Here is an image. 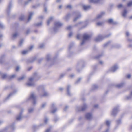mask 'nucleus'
Instances as JSON below:
<instances>
[{
    "label": "nucleus",
    "instance_id": "16",
    "mask_svg": "<svg viewBox=\"0 0 132 132\" xmlns=\"http://www.w3.org/2000/svg\"><path fill=\"white\" fill-rule=\"evenodd\" d=\"M55 104L54 103L52 104L51 108L52 109L51 111V112L53 113H54L56 112L57 110V109L56 108H54Z\"/></svg>",
    "mask_w": 132,
    "mask_h": 132
},
{
    "label": "nucleus",
    "instance_id": "48",
    "mask_svg": "<svg viewBox=\"0 0 132 132\" xmlns=\"http://www.w3.org/2000/svg\"><path fill=\"white\" fill-rule=\"evenodd\" d=\"M103 54H99L98 56L96 57V58L98 59L103 55Z\"/></svg>",
    "mask_w": 132,
    "mask_h": 132
},
{
    "label": "nucleus",
    "instance_id": "50",
    "mask_svg": "<svg viewBox=\"0 0 132 132\" xmlns=\"http://www.w3.org/2000/svg\"><path fill=\"white\" fill-rule=\"evenodd\" d=\"M39 5H40L39 4H36V5L33 6H32V7L34 8L35 9L38 7L39 6Z\"/></svg>",
    "mask_w": 132,
    "mask_h": 132
},
{
    "label": "nucleus",
    "instance_id": "29",
    "mask_svg": "<svg viewBox=\"0 0 132 132\" xmlns=\"http://www.w3.org/2000/svg\"><path fill=\"white\" fill-rule=\"evenodd\" d=\"M127 100H130L132 98V91L130 92V95L126 97Z\"/></svg>",
    "mask_w": 132,
    "mask_h": 132
},
{
    "label": "nucleus",
    "instance_id": "56",
    "mask_svg": "<svg viewBox=\"0 0 132 132\" xmlns=\"http://www.w3.org/2000/svg\"><path fill=\"white\" fill-rule=\"evenodd\" d=\"M66 8L69 9H71L72 8V6L71 5H69L67 6Z\"/></svg>",
    "mask_w": 132,
    "mask_h": 132
},
{
    "label": "nucleus",
    "instance_id": "8",
    "mask_svg": "<svg viewBox=\"0 0 132 132\" xmlns=\"http://www.w3.org/2000/svg\"><path fill=\"white\" fill-rule=\"evenodd\" d=\"M46 59L47 61H51L53 63V64L55 63V62L56 61V60L55 58L52 59L51 58V55L49 54H48L46 55Z\"/></svg>",
    "mask_w": 132,
    "mask_h": 132
},
{
    "label": "nucleus",
    "instance_id": "31",
    "mask_svg": "<svg viewBox=\"0 0 132 132\" xmlns=\"http://www.w3.org/2000/svg\"><path fill=\"white\" fill-rule=\"evenodd\" d=\"M25 77V76L24 75H23L21 77L19 78L18 79V81H20L21 80H23L24 79Z\"/></svg>",
    "mask_w": 132,
    "mask_h": 132
},
{
    "label": "nucleus",
    "instance_id": "28",
    "mask_svg": "<svg viewBox=\"0 0 132 132\" xmlns=\"http://www.w3.org/2000/svg\"><path fill=\"white\" fill-rule=\"evenodd\" d=\"M17 92L16 90L14 91L13 92L11 93L6 98V99L7 100L8 99H9L10 97L12 96L14 94H15L16 92Z\"/></svg>",
    "mask_w": 132,
    "mask_h": 132
},
{
    "label": "nucleus",
    "instance_id": "64",
    "mask_svg": "<svg viewBox=\"0 0 132 132\" xmlns=\"http://www.w3.org/2000/svg\"><path fill=\"white\" fill-rule=\"evenodd\" d=\"M30 30L29 29H28L27 30L26 32V34L28 35V34H29V33H30Z\"/></svg>",
    "mask_w": 132,
    "mask_h": 132
},
{
    "label": "nucleus",
    "instance_id": "9",
    "mask_svg": "<svg viewBox=\"0 0 132 132\" xmlns=\"http://www.w3.org/2000/svg\"><path fill=\"white\" fill-rule=\"evenodd\" d=\"M119 110V107L118 106L114 107L111 113V114L114 116H116L117 114L118 113Z\"/></svg>",
    "mask_w": 132,
    "mask_h": 132
},
{
    "label": "nucleus",
    "instance_id": "11",
    "mask_svg": "<svg viewBox=\"0 0 132 132\" xmlns=\"http://www.w3.org/2000/svg\"><path fill=\"white\" fill-rule=\"evenodd\" d=\"M105 13L104 12H101L94 19L93 21H96L97 19L101 18L105 15Z\"/></svg>",
    "mask_w": 132,
    "mask_h": 132
},
{
    "label": "nucleus",
    "instance_id": "13",
    "mask_svg": "<svg viewBox=\"0 0 132 132\" xmlns=\"http://www.w3.org/2000/svg\"><path fill=\"white\" fill-rule=\"evenodd\" d=\"M27 1L26 2H24V1H19L18 3L20 4L23 5H27L30 1Z\"/></svg>",
    "mask_w": 132,
    "mask_h": 132
},
{
    "label": "nucleus",
    "instance_id": "36",
    "mask_svg": "<svg viewBox=\"0 0 132 132\" xmlns=\"http://www.w3.org/2000/svg\"><path fill=\"white\" fill-rule=\"evenodd\" d=\"M29 52V50H27L23 51L22 52V53L23 54H27Z\"/></svg>",
    "mask_w": 132,
    "mask_h": 132
},
{
    "label": "nucleus",
    "instance_id": "23",
    "mask_svg": "<svg viewBox=\"0 0 132 132\" xmlns=\"http://www.w3.org/2000/svg\"><path fill=\"white\" fill-rule=\"evenodd\" d=\"M34 14V13L33 12H30L29 13L28 19V22L29 21L31 20L32 16Z\"/></svg>",
    "mask_w": 132,
    "mask_h": 132
},
{
    "label": "nucleus",
    "instance_id": "15",
    "mask_svg": "<svg viewBox=\"0 0 132 132\" xmlns=\"http://www.w3.org/2000/svg\"><path fill=\"white\" fill-rule=\"evenodd\" d=\"M23 109H22L21 110V112L19 113V114L16 117V120L17 121H20L22 118V111H23Z\"/></svg>",
    "mask_w": 132,
    "mask_h": 132
},
{
    "label": "nucleus",
    "instance_id": "52",
    "mask_svg": "<svg viewBox=\"0 0 132 132\" xmlns=\"http://www.w3.org/2000/svg\"><path fill=\"white\" fill-rule=\"evenodd\" d=\"M73 44H74L73 43H71L69 46V49H70L71 48V47H72L73 46Z\"/></svg>",
    "mask_w": 132,
    "mask_h": 132
},
{
    "label": "nucleus",
    "instance_id": "42",
    "mask_svg": "<svg viewBox=\"0 0 132 132\" xmlns=\"http://www.w3.org/2000/svg\"><path fill=\"white\" fill-rule=\"evenodd\" d=\"M24 16L22 15L20 16L19 19L20 20H22L24 19Z\"/></svg>",
    "mask_w": 132,
    "mask_h": 132
},
{
    "label": "nucleus",
    "instance_id": "22",
    "mask_svg": "<svg viewBox=\"0 0 132 132\" xmlns=\"http://www.w3.org/2000/svg\"><path fill=\"white\" fill-rule=\"evenodd\" d=\"M36 59V57H33L29 59L28 60V62L32 63L34 62Z\"/></svg>",
    "mask_w": 132,
    "mask_h": 132
},
{
    "label": "nucleus",
    "instance_id": "18",
    "mask_svg": "<svg viewBox=\"0 0 132 132\" xmlns=\"http://www.w3.org/2000/svg\"><path fill=\"white\" fill-rule=\"evenodd\" d=\"M12 7V4L11 2L9 3L8 5V7L6 10V12L7 13H8L9 12Z\"/></svg>",
    "mask_w": 132,
    "mask_h": 132
},
{
    "label": "nucleus",
    "instance_id": "33",
    "mask_svg": "<svg viewBox=\"0 0 132 132\" xmlns=\"http://www.w3.org/2000/svg\"><path fill=\"white\" fill-rule=\"evenodd\" d=\"M42 22H41L38 23H36L35 24V26L37 27H40L42 25Z\"/></svg>",
    "mask_w": 132,
    "mask_h": 132
},
{
    "label": "nucleus",
    "instance_id": "12",
    "mask_svg": "<svg viewBox=\"0 0 132 132\" xmlns=\"http://www.w3.org/2000/svg\"><path fill=\"white\" fill-rule=\"evenodd\" d=\"M103 1H89L90 3L94 4H101L103 3Z\"/></svg>",
    "mask_w": 132,
    "mask_h": 132
},
{
    "label": "nucleus",
    "instance_id": "24",
    "mask_svg": "<svg viewBox=\"0 0 132 132\" xmlns=\"http://www.w3.org/2000/svg\"><path fill=\"white\" fill-rule=\"evenodd\" d=\"M43 95H41L40 96L42 97H46L48 95V93L45 90H43Z\"/></svg>",
    "mask_w": 132,
    "mask_h": 132
},
{
    "label": "nucleus",
    "instance_id": "34",
    "mask_svg": "<svg viewBox=\"0 0 132 132\" xmlns=\"http://www.w3.org/2000/svg\"><path fill=\"white\" fill-rule=\"evenodd\" d=\"M2 77L3 79H4L6 78H9V76H7L6 74H2Z\"/></svg>",
    "mask_w": 132,
    "mask_h": 132
},
{
    "label": "nucleus",
    "instance_id": "21",
    "mask_svg": "<svg viewBox=\"0 0 132 132\" xmlns=\"http://www.w3.org/2000/svg\"><path fill=\"white\" fill-rule=\"evenodd\" d=\"M127 13V11L126 10L124 9L123 11L122 12V16L124 18H125L126 16V14Z\"/></svg>",
    "mask_w": 132,
    "mask_h": 132
},
{
    "label": "nucleus",
    "instance_id": "59",
    "mask_svg": "<svg viewBox=\"0 0 132 132\" xmlns=\"http://www.w3.org/2000/svg\"><path fill=\"white\" fill-rule=\"evenodd\" d=\"M72 28V27L71 26H69L67 27V29L68 30H70Z\"/></svg>",
    "mask_w": 132,
    "mask_h": 132
},
{
    "label": "nucleus",
    "instance_id": "57",
    "mask_svg": "<svg viewBox=\"0 0 132 132\" xmlns=\"http://www.w3.org/2000/svg\"><path fill=\"white\" fill-rule=\"evenodd\" d=\"M4 27L3 24L0 22V27L1 28H3Z\"/></svg>",
    "mask_w": 132,
    "mask_h": 132
},
{
    "label": "nucleus",
    "instance_id": "54",
    "mask_svg": "<svg viewBox=\"0 0 132 132\" xmlns=\"http://www.w3.org/2000/svg\"><path fill=\"white\" fill-rule=\"evenodd\" d=\"M48 120V119L47 118H46V117L45 118V119H44V122H45V123H47Z\"/></svg>",
    "mask_w": 132,
    "mask_h": 132
},
{
    "label": "nucleus",
    "instance_id": "19",
    "mask_svg": "<svg viewBox=\"0 0 132 132\" xmlns=\"http://www.w3.org/2000/svg\"><path fill=\"white\" fill-rule=\"evenodd\" d=\"M70 87L71 86L70 85H67V95L69 96H70L71 95V94L70 93L69 90Z\"/></svg>",
    "mask_w": 132,
    "mask_h": 132
},
{
    "label": "nucleus",
    "instance_id": "32",
    "mask_svg": "<svg viewBox=\"0 0 132 132\" xmlns=\"http://www.w3.org/2000/svg\"><path fill=\"white\" fill-rule=\"evenodd\" d=\"M124 83H122L116 85L117 87L118 88H120L123 85Z\"/></svg>",
    "mask_w": 132,
    "mask_h": 132
},
{
    "label": "nucleus",
    "instance_id": "17",
    "mask_svg": "<svg viewBox=\"0 0 132 132\" xmlns=\"http://www.w3.org/2000/svg\"><path fill=\"white\" fill-rule=\"evenodd\" d=\"M118 68V67L117 65H115L110 69V70L113 72H115Z\"/></svg>",
    "mask_w": 132,
    "mask_h": 132
},
{
    "label": "nucleus",
    "instance_id": "27",
    "mask_svg": "<svg viewBox=\"0 0 132 132\" xmlns=\"http://www.w3.org/2000/svg\"><path fill=\"white\" fill-rule=\"evenodd\" d=\"M24 40L23 39H21L18 44V46L19 47L21 46L23 44Z\"/></svg>",
    "mask_w": 132,
    "mask_h": 132
},
{
    "label": "nucleus",
    "instance_id": "58",
    "mask_svg": "<svg viewBox=\"0 0 132 132\" xmlns=\"http://www.w3.org/2000/svg\"><path fill=\"white\" fill-rule=\"evenodd\" d=\"M59 120V119L57 117H55L54 119V121L55 122H56Z\"/></svg>",
    "mask_w": 132,
    "mask_h": 132
},
{
    "label": "nucleus",
    "instance_id": "7",
    "mask_svg": "<svg viewBox=\"0 0 132 132\" xmlns=\"http://www.w3.org/2000/svg\"><path fill=\"white\" fill-rule=\"evenodd\" d=\"M30 99H32L34 101L33 102V104L34 105H35L36 104V97L34 93H31L30 97L28 98V100H29Z\"/></svg>",
    "mask_w": 132,
    "mask_h": 132
},
{
    "label": "nucleus",
    "instance_id": "6",
    "mask_svg": "<svg viewBox=\"0 0 132 132\" xmlns=\"http://www.w3.org/2000/svg\"><path fill=\"white\" fill-rule=\"evenodd\" d=\"M87 107V105L85 104L84 103L83 105L81 107H76V110L77 111H83L85 110Z\"/></svg>",
    "mask_w": 132,
    "mask_h": 132
},
{
    "label": "nucleus",
    "instance_id": "40",
    "mask_svg": "<svg viewBox=\"0 0 132 132\" xmlns=\"http://www.w3.org/2000/svg\"><path fill=\"white\" fill-rule=\"evenodd\" d=\"M110 43V41L108 42L107 43H105L104 44V47H106V46H109Z\"/></svg>",
    "mask_w": 132,
    "mask_h": 132
},
{
    "label": "nucleus",
    "instance_id": "38",
    "mask_svg": "<svg viewBox=\"0 0 132 132\" xmlns=\"http://www.w3.org/2000/svg\"><path fill=\"white\" fill-rule=\"evenodd\" d=\"M93 90H95L98 88V86L96 85H93L92 87Z\"/></svg>",
    "mask_w": 132,
    "mask_h": 132
},
{
    "label": "nucleus",
    "instance_id": "46",
    "mask_svg": "<svg viewBox=\"0 0 132 132\" xmlns=\"http://www.w3.org/2000/svg\"><path fill=\"white\" fill-rule=\"evenodd\" d=\"M46 103H43L41 106V108H44L46 106Z\"/></svg>",
    "mask_w": 132,
    "mask_h": 132
},
{
    "label": "nucleus",
    "instance_id": "45",
    "mask_svg": "<svg viewBox=\"0 0 132 132\" xmlns=\"http://www.w3.org/2000/svg\"><path fill=\"white\" fill-rule=\"evenodd\" d=\"M132 5V1H131L128 3L127 4V6L128 7H130Z\"/></svg>",
    "mask_w": 132,
    "mask_h": 132
},
{
    "label": "nucleus",
    "instance_id": "26",
    "mask_svg": "<svg viewBox=\"0 0 132 132\" xmlns=\"http://www.w3.org/2000/svg\"><path fill=\"white\" fill-rule=\"evenodd\" d=\"M34 109L32 108H30L28 109V113H32L34 111Z\"/></svg>",
    "mask_w": 132,
    "mask_h": 132
},
{
    "label": "nucleus",
    "instance_id": "63",
    "mask_svg": "<svg viewBox=\"0 0 132 132\" xmlns=\"http://www.w3.org/2000/svg\"><path fill=\"white\" fill-rule=\"evenodd\" d=\"M72 35V32H70L68 34V36L69 37H71Z\"/></svg>",
    "mask_w": 132,
    "mask_h": 132
},
{
    "label": "nucleus",
    "instance_id": "44",
    "mask_svg": "<svg viewBox=\"0 0 132 132\" xmlns=\"http://www.w3.org/2000/svg\"><path fill=\"white\" fill-rule=\"evenodd\" d=\"M103 23L102 22H98L96 23V24L97 26H102Z\"/></svg>",
    "mask_w": 132,
    "mask_h": 132
},
{
    "label": "nucleus",
    "instance_id": "49",
    "mask_svg": "<svg viewBox=\"0 0 132 132\" xmlns=\"http://www.w3.org/2000/svg\"><path fill=\"white\" fill-rule=\"evenodd\" d=\"M65 73H62L60 76L59 78L60 79L62 78H63L65 75Z\"/></svg>",
    "mask_w": 132,
    "mask_h": 132
},
{
    "label": "nucleus",
    "instance_id": "4",
    "mask_svg": "<svg viewBox=\"0 0 132 132\" xmlns=\"http://www.w3.org/2000/svg\"><path fill=\"white\" fill-rule=\"evenodd\" d=\"M62 25V23L59 22H56L54 23V27L53 28V32L55 33L58 31L59 28Z\"/></svg>",
    "mask_w": 132,
    "mask_h": 132
},
{
    "label": "nucleus",
    "instance_id": "10",
    "mask_svg": "<svg viewBox=\"0 0 132 132\" xmlns=\"http://www.w3.org/2000/svg\"><path fill=\"white\" fill-rule=\"evenodd\" d=\"M15 128V127L14 125V123H13L9 127L6 128L5 129L2 130H0V132H6V130L9 129H12L14 130V129Z\"/></svg>",
    "mask_w": 132,
    "mask_h": 132
},
{
    "label": "nucleus",
    "instance_id": "25",
    "mask_svg": "<svg viewBox=\"0 0 132 132\" xmlns=\"http://www.w3.org/2000/svg\"><path fill=\"white\" fill-rule=\"evenodd\" d=\"M18 35V34L17 32H16L14 34H13L12 35V39L13 40Z\"/></svg>",
    "mask_w": 132,
    "mask_h": 132
},
{
    "label": "nucleus",
    "instance_id": "41",
    "mask_svg": "<svg viewBox=\"0 0 132 132\" xmlns=\"http://www.w3.org/2000/svg\"><path fill=\"white\" fill-rule=\"evenodd\" d=\"M117 7L118 8L120 9L121 8H124V7L121 4H119L117 6Z\"/></svg>",
    "mask_w": 132,
    "mask_h": 132
},
{
    "label": "nucleus",
    "instance_id": "37",
    "mask_svg": "<svg viewBox=\"0 0 132 132\" xmlns=\"http://www.w3.org/2000/svg\"><path fill=\"white\" fill-rule=\"evenodd\" d=\"M52 19L53 18L52 17H51L49 18L47 22V25H48L49 24L50 22L52 20Z\"/></svg>",
    "mask_w": 132,
    "mask_h": 132
},
{
    "label": "nucleus",
    "instance_id": "62",
    "mask_svg": "<svg viewBox=\"0 0 132 132\" xmlns=\"http://www.w3.org/2000/svg\"><path fill=\"white\" fill-rule=\"evenodd\" d=\"M20 68V67L19 66H17L16 68V71H18L19 70Z\"/></svg>",
    "mask_w": 132,
    "mask_h": 132
},
{
    "label": "nucleus",
    "instance_id": "20",
    "mask_svg": "<svg viewBox=\"0 0 132 132\" xmlns=\"http://www.w3.org/2000/svg\"><path fill=\"white\" fill-rule=\"evenodd\" d=\"M86 117L87 119L88 120H90L92 118V115L90 113H87L86 115Z\"/></svg>",
    "mask_w": 132,
    "mask_h": 132
},
{
    "label": "nucleus",
    "instance_id": "47",
    "mask_svg": "<svg viewBox=\"0 0 132 132\" xmlns=\"http://www.w3.org/2000/svg\"><path fill=\"white\" fill-rule=\"evenodd\" d=\"M15 76V75H13L10 76H9V78L11 79L14 78Z\"/></svg>",
    "mask_w": 132,
    "mask_h": 132
},
{
    "label": "nucleus",
    "instance_id": "35",
    "mask_svg": "<svg viewBox=\"0 0 132 132\" xmlns=\"http://www.w3.org/2000/svg\"><path fill=\"white\" fill-rule=\"evenodd\" d=\"M113 47L114 48H118L121 47V46L119 44H117L113 45Z\"/></svg>",
    "mask_w": 132,
    "mask_h": 132
},
{
    "label": "nucleus",
    "instance_id": "30",
    "mask_svg": "<svg viewBox=\"0 0 132 132\" xmlns=\"http://www.w3.org/2000/svg\"><path fill=\"white\" fill-rule=\"evenodd\" d=\"M5 55L4 54L2 55L0 57V62L1 63H2V60L5 57Z\"/></svg>",
    "mask_w": 132,
    "mask_h": 132
},
{
    "label": "nucleus",
    "instance_id": "5",
    "mask_svg": "<svg viewBox=\"0 0 132 132\" xmlns=\"http://www.w3.org/2000/svg\"><path fill=\"white\" fill-rule=\"evenodd\" d=\"M110 34L107 35H98L97 37L95 39V40L96 42H100L103 40L104 38L108 37L111 35Z\"/></svg>",
    "mask_w": 132,
    "mask_h": 132
},
{
    "label": "nucleus",
    "instance_id": "43",
    "mask_svg": "<svg viewBox=\"0 0 132 132\" xmlns=\"http://www.w3.org/2000/svg\"><path fill=\"white\" fill-rule=\"evenodd\" d=\"M82 78H79L75 82V83L78 84L80 82Z\"/></svg>",
    "mask_w": 132,
    "mask_h": 132
},
{
    "label": "nucleus",
    "instance_id": "55",
    "mask_svg": "<svg viewBox=\"0 0 132 132\" xmlns=\"http://www.w3.org/2000/svg\"><path fill=\"white\" fill-rule=\"evenodd\" d=\"M44 46V45L43 44H41L39 45V47L40 48H42Z\"/></svg>",
    "mask_w": 132,
    "mask_h": 132
},
{
    "label": "nucleus",
    "instance_id": "39",
    "mask_svg": "<svg viewBox=\"0 0 132 132\" xmlns=\"http://www.w3.org/2000/svg\"><path fill=\"white\" fill-rule=\"evenodd\" d=\"M108 22L110 23H114L113 19H109L108 21Z\"/></svg>",
    "mask_w": 132,
    "mask_h": 132
},
{
    "label": "nucleus",
    "instance_id": "14",
    "mask_svg": "<svg viewBox=\"0 0 132 132\" xmlns=\"http://www.w3.org/2000/svg\"><path fill=\"white\" fill-rule=\"evenodd\" d=\"M82 7L84 11H86L89 10L91 8V7L89 5H83Z\"/></svg>",
    "mask_w": 132,
    "mask_h": 132
},
{
    "label": "nucleus",
    "instance_id": "61",
    "mask_svg": "<svg viewBox=\"0 0 132 132\" xmlns=\"http://www.w3.org/2000/svg\"><path fill=\"white\" fill-rule=\"evenodd\" d=\"M51 130V128H50L47 129L45 132H50Z\"/></svg>",
    "mask_w": 132,
    "mask_h": 132
},
{
    "label": "nucleus",
    "instance_id": "60",
    "mask_svg": "<svg viewBox=\"0 0 132 132\" xmlns=\"http://www.w3.org/2000/svg\"><path fill=\"white\" fill-rule=\"evenodd\" d=\"M33 47H34V46H33V45H32L31 46H30L29 47V49L28 50H29V51H31L32 50V49L33 48Z\"/></svg>",
    "mask_w": 132,
    "mask_h": 132
},
{
    "label": "nucleus",
    "instance_id": "3",
    "mask_svg": "<svg viewBox=\"0 0 132 132\" xmlns=\"http://www.w3.org/2000/svg\"><path fill=\"white\" fill-rule=\"evenodd\" d=\"M82 37L83 40L80 44V45H82L85 43L86 41L89 39L90 38V36L86 34H84L82 36L81 35L78 34L77 36V38L78 39H80L81 37Z\"/></svg>",
    "mask_w": 132,
    "mask_h": 132
},
{
    "label": "nucleus",
    "instance_id": "51",
    "mask_svg": "<svg viewBox=\"0 0 132 132\" xmlns=\"http://www.w3.org/2000/svg\"><path fill=\"white\" fill-rule=\"evenodd\" d=\"M110 122L108 120H107L106 121V124L108 126H110Z\"/></svg>",
    "mask_w": 132,
    "mask_h": 132
},
{
    "label": "nucleus",
    "instance_id": "2",
    "mask_svg": "<svg viewBox=\"0 0 132 132\" xmlns=\"http://www.w3.org/2000/svg\"><path fill=\"white\" fill-rule=\"evenodd\" d=\"M71 16L75 17L73 20V21L75 22L81 16V14L80 12L78 11H76L74 12L71 14H68L65 16L64 19L66 21H67Z\"/></svg>",
    "mask_w": 132,
    "mask_h": 132
},
{
    "label": "nucleus",
    "instance_id": "1",
    "mask_svg": "<svg viewBox=\"0 0 132 132\" xmlns=\"http://www.w3.org/2000/svg\"><path fill=\"white\" fill-rule=\"evenodd\" d=\"M40 78V76L37 72H35L32 76L29 79L28 81L26 84V86L28 87L34 86L35 85V84L33 81L37 80Z\"/></svg>",
    "mask_w": 132,
    "mask_h": 132
},
{
    "label": "nucleus",
    "instance_id": "53",
    "mask_svg": "<svg viewBox=\"0 0 132 132\" xmlns=\"http://www.w3.org/2000/svg\"><path fill=\"white\" fill-rule=\"evenodd\" d=\"M121 122V120L119 119L118 120H117V123L118 125Z\"/></svg>",
    "mask_w": 132,
    "mask_h": 132
}]
</instances>
